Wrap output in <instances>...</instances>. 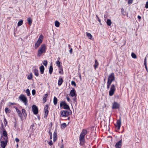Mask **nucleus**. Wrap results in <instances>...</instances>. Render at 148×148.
<instances>
[{
    "label": "nucleus",
    "instance_id": "nucleus-57",
    "mask_svg": "<svg viewBox=\"0 0 148 148\" xmlns=\"http://www.w3.org/2000/svg\"><path fill=\"white\" fill-rule=\"evenodd\" d=\"M9 103L10 104V105H9V106H11L12 105H14L15 104V103H11V102H9Z\"/></svg>",
    "mask_w": 148,
    "mask_h": 148
},
{
    "label": "nucleus",
    "instance_id": "nucleus-17",
    "mask_svg": "<svg viewBox=\"0 0 148 148\" xmlns=\"http://www.w3.org/2000/svg\"><path fill=\"white\" fill-rule=\"evenodd\" d=\"M63 82V78L61 77H60L59 78L58 82V85L59 86H61Z\"/></svg>",
    "mask_w": 148,
    "mask_h": 148
},
{
    "label": "nucleus",
    "instance_id": "nucleus-5",
    "mask_svg": "<svg viewBox=\"0 0 148 148\" xmlns=\"http://www.w3.org/2000/svg\"><path fill=\"white\" fill-rule=\"evenodd\" d=\"M19 99L22 101L25 105L27 106L28 105V101L27 97L23 94H22L19 97Z\"/></svg>",
    "mask_w": 148,
    "mask_h": 148
},
{
    "label": "nucleus",
    "instance_id": "nucleus-31",
    "mask_svg": "<svg viewBox=\"0 0 148 148\" xmlns=\"http://www.w3.org/2000/svg\"><path fill=\"white\" fill-rule=\"evenodd\" d=\"M58 99L56 97H54L53 98V103L54 105H56L57 103Z\"/></svg>",
    "mask_w": 148,
    "mask_h": 148
},
{
    "label": "nucleus",
    "instance_id": "nucleus-30",
    "mask_svg": "<svg viewBox=\"0 0 148 148\" xmlns=\"http://www.w3.org/2000/svg\"><path fill=\"white\" fill-rule=\"evenodd\" d=\"M107 25L109 26H111V25L112 23L110 19H108L106 21Z\"/></svg>",
    "mask_w": 148,
    "mask_h": 148
},
{
    "label": "nucleus",
    "instance_id": "nucleus-11",
    "mask_svg": "<svg viewBox=\"0 0 148 148\" xmlns=\"http://www.w3.org/2000/svg\"><path fill=\"white\" fill-rule=\"evenodd\" d=\"M115 79L114 74L113 73H112L109 75L108 80L112 82L115 80Z\"/></svg>",
    "mask_w": 148,
    "mask_h": 148
},
{
    "label": "nucleus",
    "instance_id": "nucleus-10",
    "mask_svg": "<svg viewBox=\"0 0 148 148\" xmlns=\"http://www.w3.org/2000/svg\"><path fill=\"white\" fill-rule=\"evenodd\" d=\"M49 106L47 105H46L44 108V112L45 113L44 117L47 118L49 113V110H48Z\"/></svg>",
    "mask_w": 148,
    "mask_h": 148
},
{
    "label": "nucleus",
    "instance_id": "nucleus-1",
    "mask_svg": "<svg viewBox=\"0 0 148 148\" xmlns=\"http://www.w3.org/2000/svg\"><path fill=\"white\" fill-rule=\"evenodd\" d=\"M87 133L86 130L83 129L82 132L80 134L79 137V140L80 141V145L83 146L85 142V136Z\"/></svg>",
    "mask_w": 148,
    "mask_h": 148
},
{
    "label": "nucleus",
    "instance_id": "nucleus-62",
    "mask_svg": "<svg viewBox=\"0 0 148 148\" xmlns=\"http://www.w3.org/2000/svg\"><path fill=\"white\" fill-rule=\"evenodd\" d=\"M57 139V138L56 137H53V140L54 142H55Z\"/></svg>",
    "mask_w": 148,
    "mask_h": 148
},
{
    "label": "nucleus",
    "instance_id": "nucleus-61",
    "mask_svg": "<svg viewBox=\"0 0 148 148\" xmlns=\"http://www.w3.org/2000/svg\"><path fill=\"white\" fill-rule=\"evenodd\" d=\"M73 49L72 48H71L69 50V52L71 54L72 53Z\"/></svg>",
    "mask_w": 148,
    "mask_h": 148
},
{
    "label": "nucleus",
    "instance_id": "nucleus-6",
    "mask_svg": "<svg viewBox=\"0 0 148 148\" xmlns=\"http://www.w3.org/2000/svg\"><path fill=\"white\" fill-rule=\"evenodd\" d=\"M60 106L61 108L63 106V108L64 109L70 110L69 106L67 104L65 101H62L60 104Z\"/></svg>",
    "mask_w": 148,
    "mask_h": 148
},
{
    "label": "nucleus",
    "instance_id": "nucleus-12",
    "mask_svg": "<svg viewBox=\"0 0 148 148\" xmlns=\"http://www.w3.org/2000/svg\"><path fill=\"white\" fill-rule=\"evenodd\" d=\"M116 124L117 125H115L116 127L118 130H119L120 129L121 125V117H120L119 119L117 120Z\"/></svg>",
    "mask_w": 148,
    "mask_h": 148
},
{
    "label": "nucleus",
    "instance_id": "nucleus-20",
    "mask_svg": "<svg viewBox=\"0 0 148 148\" xmlns=\"http://www.w3.org/2000/svg\"><path fill=\"white\" fill-rule=\"evenodd\" d=\"M40 73L41 74H43L44 73V71L45 70V68L44 66H43L42 65L40 67Z\"/></svg>",
    "mask_w": 148,
    "mask_h": 148
},
{
    "label": "nucleus",
    "instance_id": "nucleus-9",
    "mask_svg": "<svg viewBox=\"0 0 148 148\" xmlns=\"http://www.w3.org/2000/svg\"><path fill=\"white\" fill-rule=\"evenodd\" d=\"M0 140L1 147L3 148H5L8 141V140H7L5 141L1 140V139H0Z\"/></svg>",
    "mask_w": 148,
    "mask_h": 148
},
{
    "label": "nucleus",
    "instance_id": "nucleus-24",
    "mask_svg": "<svg viewBox=\"0 0 148 148\" xmlns=\"http://www.w3.org/2000/svg\"><path fill=\"white\" fill-rule=\"evenodd\" d=\"M48 96L47 94H45L43 96V103H45L47 101V98Z\"/></svg>",
    "mask_w": 148,
    "mask_h": 148
},
{
    "label": "nucleus",
    "instance_id": "nucleus-51",
    "mask_svg": "<svg viewBox=\"0 0 148 148\" xmlns=\"http://www.w3.org/2000/svg\"><path fill=\"white\" fill-rule=\"evenodd\" d=\"M96 15V17H97V20H98V21L99 22V23H101V20L99 18L98 16L97 15Z\"/></svg>",
    "mask_w": 148,
    "mask_h": 148
},
{
    "label": "nucleus",
    "instance_id": "nucleus-43",
    "mask_svg": "<svg viewBox=\"0 0 148 148\" xmlns=\"http://www.w3.org/2000/svg\"><path fill=\"white\" fill-rule=\"evenodd\" d=\"M132 57L134 58H136V55L134 53H132L131 54Z\"/></svg>",
    "mask_w": 148,
    "mask_h": 148
},
{
    "label": "nucleus",
    "instance_id": "nucleus-44",
    "mask_svg": "<svg viewBox=\"0 0 148 148\" xmlns=\"http://www.w3.org/2000/svg\"><path fill=\"white\" fill-rule=\"evenodd\" d=\"M57 135L56 130H55L53 133V137L56 138L57 137Z\"/></svg>",
    "mask_w": 148,
    "mask_h": 148
},
{
    "label": "nucleus",
    "instance_id": "nucleus-29",
    "mask_svg": "<svg viewBox=\"0 0 148 148\" xmlns=\"http://www.w3.org/2000/svg\"><path fill=\"white\" fill-rule=\"evenodd\" d=\"M59 73L60 74H63V68L62 66L59 67Z\"/></svg>",
    "mask_w": 148,
    "mask_h": 148
},
{
    "label": "nucleus",
    "instance_id": "nucleus-38",
    "mask_svg": "<svg viewBox=\"0 0 148 148\" xmlns=\"http://www.w3.org/2000/svg\"><path fill=\"white\" fill-rule=\"evenodd\" d=\"M18 115L19 116V117H20V118L21 119V120L22 121H23V116L22 115V114L21 112L18 113Z\"/></svg>",
    "mask_w": 148,
    "mask_h": 148
},
{
    "label": "nucleus",
    "instance_id": "nucleus-37",
    "mask_svg": "<svg viewBox=\"0 0 148 148\" xmlns=\"http://www.w3.org/2000/svg\"><path fill=\"white\" fill-rule=\"evenodd\" d=\"M23 23V21L22 20H20L19 21L18 23V26H21Z\"/></svg>",
    "mask_w": 148,
    "mask_h": 148
},
{
    "label": "nucleus",
    "instance_id": "nucleus-52",
    "mask_svg": "<svg viewBox=\"0 0 148 148\" xmlns=\"http://www.w3.org/2000/svg\"><path fill=\"white\" fill-rule=\"evenodd\" d=\"M1 130H4V126H3V123H1Z\"/></svg>",
    "mask_w": 148,
    "mask_h": 148
},
{
    "label": "nucleus",
    "instance_id": "nucleus-28",
    "mask_svg": "<svg viewBox=\"0 0 148 148\" xmlns=\"http://www.w3.org/2000/svg\"><path fill=\"white\" fill-rule=\"evenodd\" d=\"M112 82V81H110L109 80H108V82H107V88L108 89L109 88L110 86L111 85V84Z\"/></svg>",
    "mask_w": 148,
    "mask_h": 148
},
{
    "label": "nucleus",
    "instance_id": "nucleus-48",
    "mask_svg": "<svg viewBox=\"0 0 148 148\" xmlns=\"http://www.w3.org/2000/svg\"><path fill=\"white\" fill-rule=\"evenodd\" d=\"M133 0H128V4H130L132 3Z\"/></svg>",
    "mask_w": 148,
    "mask_h": 148
},
{
    "label": "nucleus",
    "instance_id": "nucleus-3",
    "mask_svg": "<svg viewBox=\"0 0 148 148\" xmlns=\"http://www.w3.org/2000/svg\"><path fill=\"white\" fill-rule=\"evenodd\" d=\"M72 112L71 110L69 111L67 110H63L60 113V116L66 117L68 116L69 115L71 114Z\"/></svg>",
    "mask_w": 148,
    "mask_h": 148
},
{
    "label": "nucleus",
    "instance_id": "nucleus-56",
    "mask_svg": "<svg viewBox=\"0 0 148 148\" xmlns=\"http://www.w3.org/2000/svg\"><path fill=\"white\" fill-rule=\"evenodd\" d=\"M15 140L16 141V142H17V143H18V142H19V140L17 138H16L15 139Z\"/></svg>",
    "mask_w": 148,
    "mask_h": 148
},
{
    "label": "nucleus",
    "instance_id": "nucleus-63",
    "mask_svg": "<svg viewBox=\"0 0 148 148\" xmlns=\"http://www.w3.org/2000/svg\"><path fill=\"white\" fill-rule=\"evenodd\" d=\"M86 138L87 139H88L90 138V137L89 136V135H86Z\"/></svg>",
    "mask_w": 148,
    "mask_h": 148
},
{
    "label": "nucleus",
    "instance_id": "nucleus-14",
    "mask_svg": "<svg viewBox=\"0 0 148 148\" xmlns=\"http://www.w3.org/2000/svg\"><path fill=\"white\" fill-rule=\"evenodd\" d=\"M122 140L121 139L116 143L115 147L116 148H121L122 146Z\"/></svg>",
    "mask_w": 148,
    "mask_h": 148
},
{
    "label": "nucleus",
    "instance_id": "nucleus-59",
    "mask_svg": "<svg viewBox=\"0 0 148 148\" xmlns=\"http://www.w3.org/2000/svg\"><path fill=\"white\" fill-rule=\"evenodd\" d=\"M14 126L15 127V128H16V121L14 123Z\"/></svg>",
    "mask_w": 148,
    "mask_h": 148
},
{
    "label": "nucleus",
    "instance_id": "nucleus-53",
    "mask_svg": "<svg viewBox=\"0 0 148 148\" xmlns=\"http://www.w3.org/2000/svg\"><path fill=\"white\" fill-rule=\"evenodd\" d=\"M48 144L50 145L51 146L53 145V143L52 140H51L48 143Z\"/></svg>",
    "mask_w": 148,
    "mask_h": 148
},
{
    "label": "nucleus",
    "instance_id": "nucleus-21",
    "mask_svg": "<svg viewBox=\"0 0 148 148\" xmlns=\"http://www.w3.org/2000/svg\"><path fill=\"white\" fill-rule=\"evenodd\" d=\"M53 68L52 64V63H51L49 67V73L50 74H51L53 72Z\"/></svg>",
    "mask_w": 148,
    "mask_h": 148
},
{
    "label": "nucleus",
    "instance_id": "nucleus-4",
    "mask_svg": "<svg viewBox=\"0 0 148 148\" xmlns=\"http://www.w3.org/2000/svg\"><path fill=\"white\" fill-rule=\"evenodd\" d=\"M43 37L42 35L39 36L37 42L35 44L34 48L35 49H37L42 42Z\"/></svg>",
    "mask_w": 148,
    "mask_h": 148
},
{
    "label": "nucleus",
    "instance_id": "nucleus-22",
    "mask_svg": "<svg viewBox=\"0 0 148 148\" xmlns=\"http://www.w3.org/2000/svg\"><path fill=\"white\" fill-rule=\"evenodd\" d=\"M34 74L37 77L39 76V73L38 70L36 69H35L34 70Z\"/></svg>",
    "mask_w": 148,
    "mask_h": 148
},
{
    "label": "nucleus",
    "instance_id": "nucleus-49",
    "mask_svg": "<svg viewBox=\"0 0 148 148\" xmlns=\"http://www.w3.org/2000/svg\"><path fill=\"white\" fill-rule=\"evenodd\" d=\"M32 93L33 95L36 94V90L35 89H33L32 91Z\"/></svg>",
    "mask_w": 148,
    "mask_h": 148
},
{
    "label": "nucleus",
    "instance_id": "nucleus-36",
    "mask_svg": "<svg viewBox=\"0 0 148 148\" xmlns=\"http://www.w3.org/2000/svg\"><path fill=\"white\" fill-rule=\"evenodd\" d=\"M5 112L6 113H9L10 112V110L8 108H5Z\"/></svg>",
    "mask_w": 148,
    "mask_h": 148
},
{
    "label": "nucleus",
    "instance_id": "nucleus-33",
    "mask_svg": "<svg viewBox=\"0 0 148 148\" xmlns=\"http://www.w3.org/2000/svg\"><path fill=\"white\" fill-rule=\"evenodd\" d=\"M60 23L57 21H55V26L57 27H58L60 26Z\"/></svg>",
    "mask_w": 148,
    "mask_h": 148
},
{
    "label": "nucleus",
    "instance_id": "nucleus-15",
    "mask_svg": "<svg viewBox=\"0 0 148 148\" xmlns=\"http://www.w3.org/2000/svg\"><path fill=\"white\" fill-rule=\"evenodd\" d=\"M70 94L71 96L72 97H73L74 96L75 97H76V93L74 89L73 88L71 90L70 92Z\"/></svg>",
    "mask_w": 148,
    "mask_h": 148
},
{
    "label": "nucleus",
    "instance_id": "nucleus-64",
    "mask_svg": "<svg viewBox=\"0 0 148 148\" xmlns=\"http://www.w3.org/2000/svg\"><path fill=\"white\" fill-rule=\"evenodd\" d=\"M137 17L139 19H140L141 18V17L140 16H139V15H138V16Z\"/></svg>",
    "mask_w": 148,
    "mask_h": 148
},
{
    "label": "nucleus",
    "instance_id": "nucleus-54",
    "mask_svg": "<svg viewBox=\"0 0 148 148\" xmlns=\"http://www.w3.org/2000/svg\"><path fill=\"white\" fill-rule=\"evenodd\" d=\"M66 98L67 99V101L69 102H71V101L70 99V98L68 96H67L66 97Z\"/></svg>",
    "mask_w": 148,
    "mask_h": 148
},
{
    "label": "nucleus",
    "instance_id": "nucleus-26",
    "mask_svg": "<svg viewBox=\"0 0 148 148\" xmlns=\"http://www.w3.org/2000/svg\"><path fill=\"white\" fill-rule=\"evenodd\" d=\"M86 34L87 35V36L88 38L90 40H92V36L90 33L88 32H86Z\"/></svg>",
    "mask_w": 148,
    "mask_h": 148
},
{
    "label": "nucleus",
    "instance_id": "nucleus-27",
    "mask_svg": "<svg viewBox=\"0 0 148 148\" xmlns=\"http://www.w3.org/2000/svg\"><path fill=\"white\" fill-rule=\"evenodd\" d=\"M146 57L144 60V64L145 66V67L146 69V71L147 72H148V69L147 66V61H146Z\"/></svg>",
    "mask_w": 148,
    "mask_h": 148
},
{
    "label": "nucleus",
    "instance_id": "nucleus-16",
    "mask_svg": "<svg viewBox=\"0 0 148 148\" xmlns=\"http://www.w3.org/2000/svg\"><path fill=\"white\" fill-rule=\"evenodd\" d=\"M3 136H4L5 137H7V138H8V134L5 130H4L3 131L2 135L1 136L0 139H2L3 138Z\"/></svg>",
    "mask_w": 148,
    "mask_h": 148
},
{
    "label": "nucleus",
    "instance_id": "nucleus-60",
    "mask_svg": "<svg viewBox=\"0 0 148 148\" xmlns=\"http://www.w3.org/2000/svg\"><path fill=\"white\" fill-rule=\"evenodd\" d=\"M60 148H64V145L63 144H62L60 146Z\"/></svg>",
    "mask_w": 148,
    "mask_h": 148
},
{
    "label": "nucleus",
    "instance_id": "nucleus-34",
    "mask_svg": "<svg viewBox=\"0 0 148 148\" xmlns=\"http://www.w3.org/2000/svg\"><path fill=\"white\" fill-rule=\"evenodd\" d=\"M66 126L67 125L65 123H63L61 125L62 129H64Z\"/></svg>",
    "mask_w": 148,
    "mask_h": 148
},
{
    "label": "nucleus",
    "instance_id": "nucleus-47",
    "mask_svg": "<svg viewBox=\"0 0 148 148\" xmlns=\"http://www.w3.org/2000/svg\"><path fill=\"white\" fill-rule=\"evenodd\" d=\"M8 138L7 139V137H5L4 136H3V138L1 139V140H4L5 141L7 140H8Z\"/></svg>",
    "mask_w": 148,
    "mask_h": 148
},
{
    "label": "nucleus",
    "instance_id": "nucleus-50",
    "mask_svg": "<svg viewBox=\"0 0 148 148\" xmlns=\"http://www.w3.org/2000/svg\"><path fill=\"white\" fill-rule=\"evenodd\" d=\"M15 109H16V110L17 112L18 113H18H19L21 112V111L20 110H19L16 107L15 108Z\"/></svg>",
    "mask_w": 148,
    "mask_h": 148
},
{
    "label": "nucleus",
    "instance_id": "nucleus-23",
    "mask_svg": "<svg viewBox=\"0 0 148 148\" xmlns=\"http://www.w3.org/2000/svg\"><path fill=\"white\" fill-rule=\"evenodd\" d=\"M99 64L97 60H95V64L94 65V67L95 70L96 69V68L97 67Z\"/></svg>",
    "mask_w": 148,
    "mask_h": 148
},
{
    "label": "nucleus",
    "instance_id": "nucleus-58",
    "mask_svg": "<svg viewBox=\"0 0 148 148\" xmlns=\"http://www.w3.org/2000/svg\"><path fill=\"white\" fill-rule=\"evenodd\" d=\"M73 100L74 102H75L76 101L77 99H76V97H74L73 98Z\"/></svg>",
    "mask_w": 148,
    "mask_h": 148
},
{
    "label": "nucleus",
    "instance_id": "nucleus-35",
    "mask_svg": "<svg viewBox=\"0 0 148 148\" xmlns=\"http://www.w3.org/2000/svg\"><path fill=\"white\" fill-rule=\"evenodd\" d=\"M49 135L50 136V139H52V134L51 132V128H50V129H49Z\"/></svg>",
    "mask_w": 148,
    "mask_h": 148
},
{
    "label": "nucleus",
    "instance_id": "nucleus-45",
    "mask_svg": "<svg viewBox=\"0 0 148 148\" xmlns=\"http://www.w3.org/2000/svg\"><path fill=\"white\" fill-rule=\"evenodd\" d=\"M48 62L47 60H44L43 62V64L44 65L46 66Z\"/></svg>",
    "mask_w": 148,
    "mask_h": 148
},
{
    "label": "nucleus",
    "instance_id": "nucleus-25",
    "mask_svg": "<svg viewBox=\"0 0 148 148\" xmlns=\"http://www.w3.org/2000/svg\"><path fill=\"white\" fill-rule=\"evenodd\" d=\"M27 21L28 24L30 25H32V20L31 19L30 17H29L27 18Z\"/></svg>",
    "mask_w": 148,
    "mask_h": 148
},
{
    "label": "nucleus",
    "instance_id": "nucleus-40",
    "mask_svg": "<svg viewBox=\"0 0 148 148\" xmlns=\"http://www.w3.org/2000/svg\"><path fill=\"white\" fill-rule=\"evenodd\" d=\"M26 92L27 93V95L28 96H30V91H29V89H27L26 90Z\"/></svg>",
    "mask_w": 148,
    "mask_h": 148
},
{
    "label": "nucleus",
    "instance_id": "nucleus-46",
    "mask_svg": "<svg viewBox=\"0 0 148 148\" xmlns=\"http://www.w3.org/2000/svg\"><path fill=\"white\" fill-rule=\"evenodd\" d=\"M71 84L72 85H74L75 86H76V84L75 82L74 81H72L71 82Z\"/></svg>",
    "mask_w": 148,
    "mask_h": 148
},
{
    "label": "nucleus",
    "instance_id": "nucleus-2",
    "mask_svg": "<svg viewBox=\"0 0 148 148\" xmlns=\"http://www.w3.org/2000/svg\"><path fill=\"white\" fill-rule=\"evenodd\" d=\"M46 49L47 48L45 44H42L38 50L37 56L40 57L42 55V53H45Z\"/></svg>",
    "mask_w": 148,
    "mask_h": 148
},
{
    "label": "nucleus",
    "instance_id": "nucleus-41",
    "mask_svg": "<svg viewBox=\"0 0 148 148\" xmlns=\"http://www.w3.org/2000/svg\"><path fill=\"white\" fill-rule=\"evenodd\" d=\"M32 77V74L31 73L27 77V78L29 80H31Z\"/></svg>",
    "mask_w": 148,
    "mask_h": 148
},
{
    "label": "nucleus",
    "instance_id": "nucleus-32",
    "mask_svg": "<svg viewBox=\"0 0 148 148\" xmlns=\"http://www.w3.org/2000/svg\"><path fill=\"white\" fill-rule=\"evenodd\" d=\"M121 13L122 14H123L124 16H125L126 15V12L124 10V9L123 8H122L121 9Z\"/></svg>",
    "mask_w": 148,
    "mask_h": 148
},
{
    "label": "nucleus",
    "instance_id": "nucleus-8",
    "mask_svg": "<svg viewBox=\"0 0 148 148\" xmlns=\"http://www.w3.org/2000/svg\"><path fill=\"white\" fill-rule=\"evenodd\" d=\"M32 111L34 114H37L38 112V109L37 107L35 105H34L32 106Z\"/></svg>",
    "mask_w": 148,
    "mask_h": 148
},
{
    "label": "nucleus",
    "instance_id": "nucleus-7",
    "mask_svg": "<svg viewBox=\"0 0 148 148\" xmlns=\"http://www.w3.org/2000/svg\"><path fill=\"white\" fill-rule=\"evenodd\" d=\"M115 90V86L114 84H112L111 85L110 90L109 92V95L111 96H112L114 94Z\"/></svg>",
    "mask_w": 148,
    "mask_h": 148
},
{
    "label": "nucleus",
    "instance_id": "nucleus-42",
    "mask_svg": "<svg viewBox=\"0 0 148 148\" xmlns=\"http://www.w3.org/2000/svg\"><path fill=\"white\" fill-rule=\"evenodd\" d=\"M56 64L57 66H58V67L62 66L60 65V62L59 61H58L56 62Z\"/></svg>",
    "mask_w": 148,
    "mask_h": 148
},
{
    "label": "nucleus",
    "instance_id": "nucleus-55",
    "mask_svg": "<svg viewBox=\"0 0 148 148\" xmlns=\"http://www.w3.org/2000/svg\"><path fill=\"white\" fill-rule=\"evenodd\" d=\"M145 7L146 8H148V1L146 3Z\"/></svg>",
    "mask_w": 148,
    "mask_h": 148
},
{
    "label": "nucleus",
    "instance_id": "nucleus-19",
    "mask_svg": "<svg viewBox=\"0 0 148 148\" xmlns=\"http://www.w3.org/2000/svg\"><path fill=\"white\" fill-rule=\"evenodd\" d=\"M22 112L25 117V119H26L27 116V114L26 110L24 109H22Z\"/></svg>",
    "mask_w": 148,
    "mask_h": 148
},
{
    "label": "nucleus",
    "instance_id": "nucleus-18",
    "mask_svg": "<svg viewBox=\"0 0 148 148\" xmlns=\"http://www.w3.org/2000/svg\"><path fill=\"white\" fill-rule=\"evenodd\" d=\"M34 124L36 125V123H33L30 126V129L31 130V131H34L36 128L35 126L34 125Z\"/></svg>",
    "mask_w": 148,
    "mask_h": 148
},
{
    "label": "nucleus",
    "instance_id": "nucleus-13",
    "mask_svg": "<svg viewBox=\"0 0 148 148\" xmlns=\"http://www.w3.org/2000/svg\"><path fill=\"white\" fill-rule=\"evenodd\" d=\"M120 107L119 104L117 102H114L113 104L112 108L113 109L119 108Z\"/></svg>",
    "mask_w": 148,
    "mask_h": 148
},
{
    "label": "nucleus",
    "instance_id": "nucleus-39",
    "mask_svg": "<svg viewBox=\"0 0 148 148\" xmlns=\"http://www.w3.org/2000/svg\"><path fill=\"white\" fill-rule=\"evenodd\" d=\"M3 119L4 124H5V126H6L8 123V121L5 116H4Z\"/></svg>",
    "mask_w": 148,
    "mask_h": 148
}]
</instances>
